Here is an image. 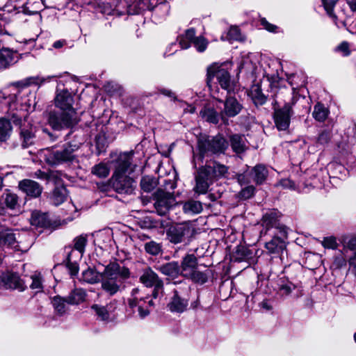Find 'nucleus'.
<instances>
[{
	"label": "nucleus",
	"mask_w": 356,
	"mask_h": 356,
	"mask_svg": "<svg viewBox=\"0 0 356 356\" xmlns=\"http://www.w3.org/2000/svg\"><path fill=\"white\" fill-rule=\"evenodd\" d=\"M202 204L200 201L189 200L183 203V211L187 214H197L202 211Z\"/></svg>",
	"instance_id": "29"
},
{
	"label": "nucleus",
	"mask_w": 356,
	"mask_h": 356,
	"mask_svg": "<svg viewBox=\"0 0 356 356\" xmlns=\"http://www.w3.org/2000/svg\"><path fill=\"white\" fill-rule=\"evenodd\" d=\"M55 104L63 111H68L72 108V97L67 90L59 92L55 98Z\"/></svg>",
	"instance_id": "20"
},
{
	"label": "nucleus",
	"mask_w": 356,
	"mask_h": 356,
	"mask_svg": "<svg viewBox=\"0 0 356 356\" xmlns=\"http://www.w3.org/2000/svg\"><path fill=\"white\" fill-rule=\"evenodd\" d=\"M295 289V286L290 282L280 279L278 282V293L281 296H289L293 290Z\"/></svg>",
	"instance_id": "37"
},
{
	"label": "nucleus",
	"mask_w": 356,
	"mask_h": 356,
	"mask_svg": "<svg viewBox=\"0 0 356 356\" xmlns=\"http://www.w3.org/2000/svg\"><path fill=\"white\" fill-rule=\"evenodd\" d=\"M12 120L15 125L19 127V138L22 142V147L26 148L34 143L35 128L28 121V116L24 118L13 114Z\"/></svg>",
	"instance_id": "6"
},
{
	"label": "nucleus",
	"mask_w": 356,
	"mask_h": 356,
	"mask_svg": "<svg viewBox=\"0 0 356 356\" xmlns=\"http://www.w3.org/2000/svg\"><path fill=\"white\" fill-rule=\"evenodd\" d=\"M109 172L108 165L103 162L95 165L91 169V173L99 178H106L108 176Z\"/></svg>",
	"instance_id": "35"
},
{
	"label": "nucleus",
	"mask_w": 356,
	"mask_h": 356,
	"mask_svg": "<svg viewBox=\"0 0 356 356\" xmlns=\"http://www.w3.org/2000/svg\"><path fill=\"white\" fill-rule=\"evenodd\" d=\"M254 192V186H248L241 190V191L240 192V196L241 198L248 199L253 195Z\"/></svg>",
	"instance_id": "55"
},
{
	"label": "nucleus",
	"mask_w": 356,
	"mask_h": 356,
	"mask_svg": "<svg viewBox=\"0 0 356 356\" xmlns=\"http://www.w3.org/2000/svg\"><path fill=\"white\" fill-rule=\"evenodd\" d=\"M101 277V273L97 272L95 269L88 267L86 270L82 272L81 277L79 278V280L81 282L93 284L99 282Z\"/></svg>",
	"instance_id": "25"
},
{
	"label": "nucleus",
	"mask_w": 356,
	"mask_h": 356,
	"mask_svg": "<svg viewBox=\"0 0 356 356\" xmlns=\"http://www.w3.org/2000/svg\"><path fill=\"white\" fill-rule=\"evenodd\" d=\"M200 115L207 122L216 124L219 122L220 113L219 114L213 108H204L200 111Z\"/></svg>",
	"instance_id": "31"
},
{
	"label": "nucleus",
	"mask_w": 356,
	"mask_h": 356,
	"mask_svg": "<svg viewBox=\"0 0 356 356\" xmlns=\"http://www.w3.org/2000/svg\"><path fill=\"white\" fill-rule=\"evenodd\" d=\"M202 168L213 181L216 178L225 176L227 173V168L216 162L207 164Z\"/></svg>",
	"instance_id": "19"
},
{
	"label": "nucleus",
	"mask_w": 356,
	"mask_h": 356,
	"mask_svg": "<svg viewBox=\"0 0 356 356\" xmlns=\"http://www.w3.org/2000/svg\"><path fill=\"white\" fill-rule=\"evenodd\" d=\"M52 305L56 312L60 315L65 313L67 310L66 304L67 298H62L60 296H55L52 299Z\"/></svg>",
	"instance_id": "44"
},
{
	"label": "nucleus",
	"mask_w": 356,
	"mask_h": 356,
	"mask_svg": "<svg viewBox=\"0 0 356 356\" xmlns=\"http://www.w3.org/2000/svg\"><path fill=\"white\" fill-rule=\"evenodd\" d=\"M230 143L233 151L236 153H241L245 149V143L243 136L238 134L231 136Z\"/></svg>",
	"instance_id": "33"
},
{
	"label": "nucleus",
	"mask_w": 356,
	"mask_h": 356,
	"mask_svg": "<svg viewBox=\"0 0 356 356\" xmlns=\"http://www.w3.org/2000/svg\"><path fill=\"white\" fill-rule=\"evenodd\" d=\"M117 264H111L105 268L102 273V287L109 295L115 294L120 289L122 282L119 278Z\"/></svg>",
	"instance_id": "5"
},
{
	"label": "nucleus",
	"mask_w": 356,
	"mask_h": 356,
	"mask_svg": "<svg viewBox=\"0 0 356 356\" xmlns=\"http://www.w3.org/2000/svg\"><path fill=\"white\" fill-rule=\"evenodd\" d=\"M291 115L292 109L290 103H286L281 108L275 109L274 120L279 130H286L288 129Z\"/></svg>",
	"instance_id": "13"
},
{
	"label": "nucleus",
	"mask_w": 356,
	"mask_h": 356,
	"mask_svg": "<svg viewBox=\"0 0 356 356\" xmlns=\"http://www.w3.org/2000/svg\"><path fill=\"white\" fill-rule=\"evenodd\" d=\"M164 191L173 192V190L177 187V184L174 180L166 179L164 180Z\"/></svg>",
	"instance_id": "58"
},
{
	"label": "nucleus",
	"mask_w": 356,
	"mask_h": 356,
	"mask_svg": "<svg viewBox=\"0 0 356 356\" xmlns=\"http://www.w3.org/2000/svg\"><path fill=\"white\" fill-rule=\"evenodd\" d=\"M19 197L15 193H8L5 197V204L10 209H15L19 207Z\"/></svg>",
	"instance_id": "45"
},
{
	"label": "nucleus",
	"mask_w": 356,
	"mask_h": 356,
	"mask_svg": "<svg viewBox=\"0 0 356 356\" xmlns=\"http://www.w3.org/2000/svg\"><path fill=\"white\" fill-rule=\"evenodd\" d=\"M238 181L241 185H244L247 184H250L252 181V177L250 175V172L249 171H246L243 174H240L238 175Z\"/></svg>",
	"instance_id": "53"
},
{
	"label": "nucleus",
	"mask_w": 356,
	"mask_h": 356,
	"mask_svg": "<svg viewBox=\"0 0 356 356\" xmlns=\"http://www.w3.org/2000/svg\"><path fill=\"white\" fill-rule=\"evenodd\" d=\"M277 186H280L282 187H283L284 188H295V184L294 183L291 181L290 179H282L277 184Z\"/></svg>",
	"instance_id": "60"
},
{
	"label": "nucleus",
	"mask_w": 356,
	"mask_h": 356,
	"mask_svg": "<svg viewBox=\"0 0 356 356\" xmlns=\"http://www.w3.org/2000/svg\"><path fill=\"white\" fill-rule=\"evenodd\" d=\"M16 51L9 48H2L0 50V70L6 69L17 61Z\"/></svg>",
	"instance_id": "21"
},
{
	"label": "nucleus",
	"mask_w": 356,
	"mask_h": 356,
	"mask_svg": "<svg viewBox=\"0 0 356 356\" xmlns=\"http://www.w3.org/2000/svg\"><path fill=\"white\" fill-rule=\"evenodd\" d=\"M190 232L189 225L186 223H181L170 227L166 234L169 241L176 244L182 242L184 236L189 234Z\"/></svg>",
	"instance_id": "14"
},
{
	"label": "nucleus",
	"mask_w": 356,
	"mask_h": 356,
	"mask_svg": "<svg viewBox=\"0 0 356 356\" xmlns=\"http://www.w3.org/2000/svg\"><path fill=\"white\" fill-rule=\"evenodd\" d=\"M31 223L38 227H49L51 225L50 220L46 213L34 211L31 214Z\"/></svg>",
	"instance_id": "23"
},
{
	"label": "nucleus",
	"mask_w": 356,
	"mask_h": 356,
	"mask_svg": "<svg viewBox=\"0 0 356 356\" xmlns=\"http://www.w3.org/2000/svg\"><path fill=\"white\" fill-rule=\"evenodd\" d=\"M180 267V274L188 278L197 268V259L193 254H186L182 259Z\"/></svg>",
	"instance_id": "18"
},
{
	"label": "nucleus",
	"mask_w": 356,
	"mask_h": 356,
	"mask_svg": "<svg viewBox=\"0 0 356 356\" xmlns=\"http://www.w3.org/2000/svg\"><path fill=\"white\" fill-rule=\"evenodd\" d=\"M118 270L120 274L119 278L121 279L122 282H123L124 279H127L129 277V270L128 268H123L121 269L120 267L118 265Z\"/></svg>",
	"instance_id": "62"
},
{
	"label": "nucleus",
	"mask_w": 356,
	"mask_h": 356,
	"mask_svg": "<svg viewBox=\"0 0 356 356\" xmlns=\"http://www.w3.org/2000/svg\"><path fill=\"white\" fill-rule=\"evenodd\" d=\"M329 113L328 108L323 104L317 103L314 107L312 115L317 121L324 122L327 119Z\"/></svg>",
	"instance_id": "34"
},
{
	"label": "nucleus",
	"mask_w": 356,
	"mask_h": 356,
	"mask_svg": "<svg viewBox=\"0 0 356 356\" xmlns=\"http://www.w3.org/2000/svg\"><path fill=\"white\" fill-rule=\"evenodd\" d=\"M188 279H191L195 282L204 284L208 280V274L206 272H201L197 270V269L191 274V276H188Z\"/></svg>",
	"instance_id": "47"
},
{
	"label": "nucleus",
	"mask_w": 356,
	"mask_h": 356,
	"mask_svg": "<svg viewBox=\"0 0 356 356\" xmlns=\"http://www.w3.org/2000/svg\"><path fill=\"white\" fill-rule=\"evenodd\" d=\"M32 280L30 288L36 292H40L43 289V278L40 273L35 272L31 275Z\"/></svg>",
	"instance_id": "38"
},
{
	"label": "nucleus",
	"mask_w": 356,
	"mask_h": 356,
	"mask_svg": "<svg viewBox=\"0 0 356 356\" xmlns=\"http://www.w3.org/2000/svg\"><path fill=\"white\" fill-rule=\"evenodd\" d=\"M331 138V131L329 130L322 131L317 138V142L321 145L327 144Z\"/></svg>",
	"instance_id": "51"
},
{
	"label": "nucleus",
	"mask_w": 356,
	"mask_h": 356,
	"mask_svg": "<svg viewBox=\"0 0 356 356\" xmlns=\"http://www.w3.org/2000/svg\"><path fill=\"white\" fill-rule=\"evenodd\" d=\"M159 270L163 275L175 278L180 274V267L177 262H169L159 267Z\"/></svg>",
	"instance_id": "26"
},
{
	"label": "nucleus",
	"mask_w": 356,
	"mask_h": 356,
	"mask_svg": "<svg viewBox=\"0 0 356 356\" xmlns=\"http://www.w3.org/2000/svg\"><path fill=\"white\" fill-rule=\"evenodd\" d=\"M133 152H122L117 159L113 161L115 170L113 175H128L134 171L132 167Z\"/></svg>",
	"instance_id": "11"
},
{
	"label": "nucleus",
	"mask_w": 356,
	"mask_h": 356,
	"mask_svg": "<svg viewBox=\"0 0 356 356\" xmlns=\"http://www.w3.org/2000/svg\"><path fill=\"white\" fill-rule=\"evenodd\" d=\"M86 291L81 289L73 290L67 297V302L71 305H77L85 300Z\"/></svg>",
	"instance_id": "32"
},
{
	"label": "nucleus",
	"mask_w": 356,
	"mask_h": 356,
	"mask_svg": "<svg viewBox=\"0 0 356 356\" xmlns=\"http://www.w3.org/2000/svg\"><path fill=\"white\" fill-rule=\"evenodd\" d=\"M213 181L204 169L201 168L195 176V185L193 187L195 193L197 195L207 193Z\"/></svg>",
	"instance_id": "16"
},
{
	"label": "nucleus",
	"mask_w": 356,
	"mask_h": 356,
	"mask_svg": "<svg viewBox=\"0 0 356 356\" xmlns=\"http://www.w3.org/2000/svg\"><path fill=\"white\" fill-rule=\"evenodd\" d=\"M193 44L199 52H203L207 47L208 41L204 38L200 36L194 39Z\"/></svg>",
	"instance_id": "48"
},
{
	"label": "nucleus",
	"mask_w": 356,
	"mask_h": 356,
	"mask_svg": "<svg viewBox=\"0 0 356 356\" xmlns=\"http://www.w3.org/2000/svg\"><path fill=\"white\" fill-rule=\"evenodd\" d=\"M322 244L326 248L336 249L337 248V243L334 237L324 238Z\"/></svg>",
	"instance_id": "54"
},
{
	"label": "nucleus",
	"mask_w": 356,
	"mask_h": 356,
	"mask_svg": "<svg viewBox=\"0 0 356 356\" xmlns=\"http://www.w3.org/2000/svg\"><path fill=\"white\" fill-rule=\"evenodd\" d=\"M221 39L223 40H227L230 42L242 40V35L239 28L237 26H231L226 35H222Z\"/></svg>",
	"instance_id": "43"
},
{
	"label": "nucleus",
	"mask_w": 356,
	"mask_h": 356,
	"mask_svg": "<svg viewBox=\"0 0 356 356\" xmlns=\"http://www.w3.org/2000/svg\"><path fill=\"white\" fill-rule=\"evenodd\" d=\"M156 185V180L149 176H145L140 180V187L143 191L147 193L152 191Z\"/></svg>",
	"instance_id": "42"
},
{
	"label": "nucleus",
	"mask_w": 356,
	"mask_h": 356,
	"mask_svg": "<svg viewBox=\"0 0 356 356\" xmlns=\"http://www.w3.org/2000/svg\"><path fill=\"white\" fill-rule=\"evenodd\" d=\"M333 265L337 268H341L346 265V261L343 256L339 255L334 258Z\"/></svg>",
	"instance_id": "59"
},
{
	"label": "nucleus",
	"mask_w": 356,
	"mask_h": 356,
	"mask_svg": "<svg viewBox=\"0 0 356 356\" xmlns=\"http://www.w3.org/2000/svg\"><path fill=\"white\" fill-rule=\"evenodd\" d=\"M154 207L160 216H164L176 203L173 192L165 191L161 188L154 193Z\"/></svg>",
	"instance_id": "8"
},
{
	"label": "nucleus",
	"mask_w": 356,
	"mask_h": 356,
	"mask_svg": "<svg viewBox=\"0 0 356 356\" xmlns=\"http://www.w3.org/2000/svg\"><path fill=\"white\" fill-rule=\"evenodd\" d=\"M198 149L202 156L207 154H221L228 147V142L226 139L218 135L210 138L202 136L198 139Z\"/></svg>",
	"instance_id": "4"
},
{
	"label": "nucleus",
	"mask_w": 356,
	"mask_h": 356,
	"mask_svg": "<svg viewBox=\"0 0 356 356\" xmlns=\"http://www.w3.org/2000/svg\"><path fill=\"white\" fill-rule=\"evenodd\" d=\"M250 172L252 181L257 184H262L267 177L268 171L264 165H257L254 167Z\"/></svg>",
	"instance_id": "28"
},
{
	"label": "nucleus",
	"mask_w": 356,
	"mask_h": 356,
	"mask_svg": "<svg viewBox=\"0 0 356 356\" xmlns=\"http://www.w3.org/2000/svg\"><path fill=\"white\" fill-rule=\"evenodd\" d=\"M259 306L260 308L266 310V311H270L273 309L272 304L269 300L265 299L262 300L259 304Z\"/></svg>",
	"instance_id": "63"
},
{
	"label": "nucleus",
	"mask_w": 356,
	"mask_h": 356,
	"mask_svg": "<svg viewBox=\"0 0 356 356\" xmlns=\"http://www.w3.org/2000/svg\"><path fill=\"white\" fill-rule=\"evenodd\" d=\"M216 76L221 88L229 91L232 90V84L229 73L225 69L220 68L216 64L209 66L207 69V85L211 87L210 83Z\"/></svg>",
	"instance_id": "9"
},
{
	"label": "nucleus",
	"mask_w": 356,
	"mask_h": 356,
	"mask_svg": "<svg viewBox=\"0 0 356 356\" xmlns=\"http://www.w3.org/2000/svg\"><path fill=\"white\" fill-rule=\"evenodd\" d=\"M250 96L256 105H263L266 102V96L262 93L259 86H254L250 92Z\"/></svg>",
	"instance_id": "40"
},
{
	"label": "nucleus",
	"mask_w": 356,
	"mask_h": 356,
	"mask_svg": "<svg viewBox=\"0 0 356 356\" xmlns=\"http://www.w3.org/2000/svg\"><path fill=\"white\" fill-rule=\"evenodd\" d=\"M144 249L147 254L156 256L162 252V245L154 241H150L145 243Z\"/></svg>",
	"instance_id": "41"
},
{
	"label": "nucleus",
	"mask_w": 356,
	"mask_h": 356,
	"mask_svg": "<svg viewBox=\"0 0 356 356\" xmlns=\"http://www.w3.org/2000/svg\"><path fill=\"white\" fill-rule=\"evenodd\" d=\"M67 197V191L65 186L56 187L50 197L51 202L55 206H58L64 202Z\"/></svg>",
	"instance_id": "27"
},
{
	"label": "nucleus",
	"mask_w": 356,
	"mask_h": 356,
	"mask_svg": "<svg viewBox=\"0 0 356 356\" xmlns=\"http://www.w3.org/2000/svg\"><path fill=\"white\" fill-rule=\"evenodd\" d=\"M195 35V31L194 29H189L186 31L184 35L180 37L179 44L181 49H186L191 46V42L194 41V39L197 37Z\"/></svg>",
	"instance_id": "36"
},
{
	"label": "nucleus",
	"mask_w": 356,
	"mask_h": 356,
	"mask_svg": "<svg viewBox=\"0 0 356 356\" xmlns=\"http://www.w3.org/2000/svg\"><path fill=\"white\" fill-rule=\"evenodd\" d=\"M110 183L113 190L119 194H132L136 188L134 180L129 175H113Z\"/></svg>",
	"instance_id": "10"
},
{
	"label": "nucleus",
	"mask_w": 356,
	"mask_h": 356,
	"mask_svg": "<svg viewBox=\"0 0 356 356\" xmlns=\"http://www.w3.org/2000/svg\"><path fill=\"white\" fill-rule=\"evenodd\" d=\"M277 219L275 213L270 212L266 213L262 218V226L264 228L261 231V234H266L268 229L270 228L277 227Z\"/></svg>",
	"instance_id": "30"
},
{
	"label": "nucleus",
	"mask_w": 356,
	"mask_h": 356,
	"mask_svg": "<svg viewBox=\"0 0 356 356\" xmlns=\"http://www.w3.org/2000/svg\"><path fill=\"white\" fill-rule=\"evenodd\" d=\"M243 106L235 97H227L224 102V108L220 111V118L225 123L227 118H234L238 115Z\"/></svg>",
	"instance_id": "12"
},
{
	"label": "nucleus",
	"mask_w": 356,
	"mask_h": 356,
	"mask_svg": "<svg viewBox=\"0 0 356 356\" xmlns=\"http://www.w3.org/2000/svg\"><path fill=\"white\" fill-rule=\"evenodd\" d=\"M325 9L329 15H332L333 8L337 3L336 0H323Z\"/></svg>",
	"instance_id": "57"
},
{
	"label": "nucleus",
	"mask_w": 356,
	"mask_h": 356,
	"mask_svg": "<svg viewBox=\"0 0 356 356\" xmlns=\"http://www.w3.org/2000/svg\"><path fill=\"white\" fill-rule=\"evenodd\" d=\"M1 280L7 289H17L19 291L26 289L25 282L15 273L7 272L3 274Z\"/></svg>",
	"instance_id": "17"
},
{
	"label": "nucleus",
	"mask_w": 356,
	"mask_h": 356,
	"mask_svg": "<svg viewBox=\"0 0 356 356\" xmlns=\"http://www.w3.org/2000/svg\"><path fill=\"white\" fill-rule=\"evenodd\" d=\"M140 281L147 287H154L152 296L145 295L138 288H134L131 292V297L128 298L129 307L134 313L138 312L140 319H144L149 315L154 307V299L158 298L163 289V282L158 275L151 268H146L143 270Z\"/></svg>",
	"instance_id": "1"
},
{
	"label": "nucleus",
	"mask_w": 356,
	"mask_h": 356,
	"mask_svg": "<svg viewBox=\"0 0 356 356\" xmlns=\"http://www.w3.org/2000/svg\"><path fill=\"white\" fill-rule=\"evenodd\" d=\"M0 246L20 250L15 234L8 231H0Z\"/></svg>",
	"instance_id": "22"
},
{
	"label": "nucleus",
	"mask_w": 356,
	"mask_h": 356,
	"mask_svg": "<svg viewBox=\"0 0 356 356\" xmlns=\"http://www.w3.org/2000/svg\"><path fill=\"white\" fill-rule=\"evenodd\" d=\"M346 247L356 254V237H353L346 243Z\"/></svg>",
	"instance_id": "64"
},
{
	"label": "nucleus",
	"mask_w": 356,
	"mask_h": 356,
	"mask_svg": "<svg viewBox=\"0 0 356 356\" xmlns=\"http://www.w3.org/2000/svg\"><path fill=\"white\" fill-rule=\"evenodd\" d=\"M189 301V288L187 286L176 289L167 305L171 312L183 313L187 309Z\"/></svg>",
	"instance_id": "7"
},
{
	"label": "nucleus",
	"mask_w": 356,
	"mask_h": 356,
	"mask_svg": "<svg viewBox=\"0 0 356 356\" xmlns=\"http://www.w3.org/2000/svg\"><path fill=\"white\" fill-rule=\"evenodd\" d=\"M92 309L95 311L96 314L102 319L106 320L109 317L108 312L105 307L94 305Z\"/></svg>",
	"instance_id": "50"
},
{
	"label": "nucleus",
	"mask_w": 356,
	"mask_h": 356,
	"mask_svg": "<svg viewBox=\"0 0 356 356\" xmlns=\"http://www.w3.org/2000/svg\"><path fill=\"white\" fill-rule=\"evenodd\" d=\"M79 149L76 145L65 144L60 149H52L46 155V161L51 165L71 163L76 159L75 152Z\"/></svg>",
	"instance_id": "3"
},
{
	"label": "nucleus",
	"mask_w": 356,
	"mask_h": 356,
	"mask_svg": "<svg viewBox=\"0 0 356 356\" xmlns=\"http://www.w3.org/2000/svg\"><path fill=\"white\" fill-rule=\"evenodd\" d=\"M70 255L71 254H68L67 258V268H68L71 275H76L79 272V266L76 262H72L70 261Z\"/></svg>",
	"instance_id": "52"
},
{
	"label": "nucleus",
	"mask_w": 356,
	"mask_h": 356,
	"mask_svg": "<svg viewBox=\"0 0 356 356\" xmlns=\"http://www.w3.org/2000/svg\"><path fill=\"white\" fill-rule=\"evenodd\" d=\"M266 248L270 254H279L286 248L284 241L279 237H273L270 241L266 243Z\"/></svg>",
	"instance_id": "24"
},
{
	"label": "nucleus",
	"mask_w": 356,
	"mask_h": 356,
	"mask_svg": "<svg viewBox=\"0 0 356 356\" xmlns=\"http://www.w3.org/2000/svg\"><path fill=\"white\" fill-rule=\"evenodd\" d=\"M12 131L11 124L8 120L0 119V141H5L10 136Z\"/></svg>",
	"instance_id": "39"
},
{
	"label": "nucleus",
	"mask_w": 356,
	"mask_h": 356,
	"mask_svg": "<svg viewBox=\"0 0 356 356\" xmlns=\"http://www.w3.org/2000/svg\"><path fill=\"white\" fill-rule=\"evenodd\" d=\"M50 79H51V76L44 78V77H41L40 76H31V77L27 78L25 80V81H26V86H31V85L40 86V85L42 84L44 82H45L46 81L50 80Z\"/></svg>",
	"instance_id": "49"
},
{
	"label": "nucleus",
	"mask_w": 356,
	"mask_h": 356,
	"mask_svg": "<svg viewBox=\"0 0 356 356\" xmlns=\"http://www.w3.org/2000/svg\"><path fill=\"white\" fill-rule=\"evenodd\" d=\"M78 122L79 120L74 109H70L68 111H51L48 117L49 126L56 131L72 129Z\"/></svg>",
	"instance_id": "2"
},
{
	"label": "nucleus",
	"mask_w": 356,
	"mask_h": 356,
	"mask_svg": "<svg viewBox=\"0 0 356 356\" xmlns=\"http://www.w3.org/2000/svg\"><path fill=\"white\" fill-rule=\"evenodd\" d=\"M337 50L341 51L343 56H348L350 54L349 45L346 42H343L337 47Z\"/></svg>",
	"instance_id": "61"
},
{
	"label": "nucleus",
	"mask_w": 356,
	"mask_h": 356,
	"mask_svg": "<svg viewBox=\"0 0 356 356\" xmlns=\"http://www.w3.org/2000/svg\"><path fill=\"white\" fill-rule=\"evenodd\" d=\"M19 188L31 198H37L40 196L42 192V186L38 182L25 179L19 182Z\"/></svg>",
	"instance_id": "15"
},
{
	"label": "nucleus",
	"mask_w": 356,
	"mask_h": 356,
	"mask_svg": "<svg viewBox=\"0 0 356 356\" xmlns=\"http://www.w3.org/2000/svg\"><path fill=\"white\" fill-rule=\"evenodd\" d=\"M87 243L86 236L81 235L74 239V248L79 251L82 256Z\"/></svg>",
	"instance_id": "46"
},
{
	"label": "nucleus",
	"mask_w": 356,
	"mask_h": 356,
	"mask_svg": "<svg viewBox=\"0 0 356 356\" xmlns=\"http://www.w3.org/2000/svg\"><path fill=\"white\" fill-rule=\"evenodd\" d=\"M260 23H261V25L264 27V29H265L266 30H267L269 32L274 33V32H276V30L277 29V26L269 23L266 19V18H264V17L261 18L260 19Z\"/></svg>",
	"instance_id": "56"
}]
</instances>
